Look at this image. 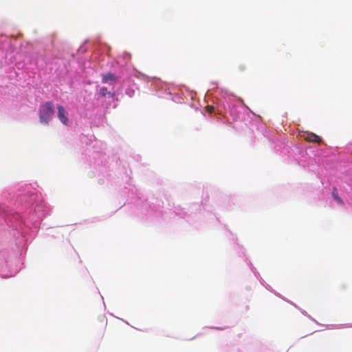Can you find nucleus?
<instances>
[{
	"mask_svg": "<svg viewBox=\"0 0 352 352\" xmlns=\"http://www.w3.org/2000/svg\"><path fill=\"white\" fill-rule=\"evenodd\" d=\"M331 195L333 199L339 204L344 205L342 199L339 197L338 192L336 188H333Z\"/></svg>",
	"mask_w": 352,
	"mask_h": 352,
	"instance_id": "39448f33",
	"label": "nucleus"
},
{
	"mask_svg": "<svg viewBox=\"0 0 352 352\" xmlns=\"http://www.w3.org/2000/svg\"><path fill=\"white\" fill-rule=\"evenodd\" d=\"M117 80H118L117 76L111 72H108V73L102 75V82H108L109 81L116 82Z\"/></svg>",
	"mask_w": 352,
	"mask_h": 352,
	"instance_id": "20e7f679",
	"label": "nucleus"
},
{
	"mask_svg": "<svg viewBox=\"0 0 352 352\" xmlns=\"http://www.w3.org/2000/svg\"><path fill=\"white\" fill-rule=\"evenodd\" d=\"M239 69L240 71H241V72L245 71V65H239Z\"/></svg>",
	"mask_w": 352,
	"mask_h": 352,
	"instance_id": "6e6552de",
	"label": "nucleus"
},
{
	"mask_svg": "<svg viewBox=\"0 0 352 352\" xmlns=\"http://www.w3.org/2000/svg\"><path fill=\"white\" fill-rule=\"evenodd\" d=\"M107 94L111 95L112 97L114 96L113 94H111L110 91L107 90V87H103L100 89V95L101 96L105 97Z\"/></svg>",
	"mask_w": 352,
	"mask_h": 352,
	"instance_id": "423d86ee",
	"label": "nucleus"
},
{
	"mask_svg": "<svg viewBox=\"0 0 352 352\" xmlns=\"http://www.w3.org/2000/svg\"><path fill=\"white\" fill-rule=\"evenodd\" d=\"M305 139L308 142H316L318 144H320L322 142V139L320 138V137L313 133H307Z\"/></svg>",
	"mask_w": 352,
	"mask_h": 352,
	"instance_id": "7ed1b4c3",
	"label": "nucleus"
},
{
	"mask_svg": "<svg viewBox=\"0 0 352 352\" xmlns=\"http://www.w3.org/2000/svg\"><path fill=\"white\" fill-rule=\"evenodd\" d=\"M214 109V108L213 106H210V105L206 106V110L209 113H212Z\"/></svg>",
	"mask_w": 352,
	"mask_h": 352,
	"instance_id": "0eeeda50",
	"label": "nucleus"
},
{
	"mask_svg": "<svg viewBox=\"0 0 352 352\" xmlns=\"http://www.w3.org/2000/svg\"><path fill=\"white\" fill-rule=\"evenodd\" d=\"M54 114V109L52 102L47 101L40 105L39 121L41 123L47 125Z\"/></svg>",
	"mask_w": 352,
	"mask_h": 352,
	"instance_id": "f257e3e1",
	"label": "nucleus"
},
{
	"mask_svg": "<svg viewBox=\"0 0 352 352\" xmlns=\"http://www.w3.org/2000/svg\"><path fill=\"white\" fill-rule=\"evenodd\" d=\"M58 118L64 125L68 124L67 112L62 105H57Z\"/></svg>",
	"mask_w": 352,
	"mask_h": 352,
	"instance_id": "f03ea898",
	"label": "nucleus"
}]
</instances>
